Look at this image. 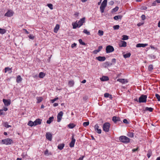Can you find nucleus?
<instances>
[{"label":"nucleus","mask_w":160,"mask_h":160,"mask_svg":"<svg viewBox=\"0 0 160 160\" xmlns=\"http://www.w3.org/2000/svg\"><path fill=\"white\" fill-rule=\"evenodd\" d=\"M79 12H76L75 13L74 15L76 18H77L79 16Z\"/></svg>","instance_id":"864d4df0"},{"label":"nucleus","mask_w":160,"mask_h":160,"mask_svg":"<svg viewBox=\"0 0 160 160\" xmlns=\"http://www.w3.org/2000/svg\"><path fill=\"white\" fill-rule=\"evenodd\" d=\"M112 121L115 123H116L117 121L120 120V118L119 117L114 116L112 118Z\"/></svg>","instance_id":"6ab92c4d"},{"label":"nucleus","mask_w":160,"mask_h":160,"mask_svg":"<svg viewBox=\"0 0 160 160\" xmlns=\"http://www.w3.org/2000/svg\"><path fill=\"white\" fill-rule=\"evenodd\" d=\"M78 41H79V43L81 44H82V45H85L86 44L85 43H84V42H82V39H79Z\"/></svg>","instance_id":"de8ad7c7"},{"label":"nucleus","mask_w":160,"mask_h":160,"mask_svg":"<svg viewBox=\"0 0 160 160\" xmlns=\"http://www.w3.org/2000/svg\"><path fill=\"white\" fill-rule=\"evenodd\" d=\"M102 46H100L98 47V49L97 50H98V51H99V52H100L101 51V50L102 49Z\"/></svg>","instance_id":"13d9d810"},{"label":"nucleus","mask_w":160,"mask_h":160,"mask_svg":"<svg viewBox=\"0 0 160 160\" xmlns=\"http://www.w3.org/2000/svg\"><path fill=\"white\" fill-rule=\"evenodd\" d=\"M148 45V44L147 43H138L136 45V47L137 48L145 47Z\"/></svg>","instance_id":"dca6fc26"},{"label":"nucleus","mask_w":160,"mask_h":160,"mask_svg":"<svg viewBox=\"0 0 160 160\" xmlns=\"http://www.w3.org/2000/svg\"><path fill=\"white\" fill-rule=\"evenodd\" d=\"M76 43H74L73 44H72L71 45V47L72 48H73L74 47H75L76 46Z\"/></svg>","instance_id":"052dcab7"},{"label":"nucleus","mask_w":160,"mask_h":160,"mask_svg":"<svg viewBox=\"0 0 160 160\" xmlns=\"http://www.w3.org/2000/svg\"><path fill=\"white\" fill-rule=\"evenodd\" d=\"M120 47H125L127 46V43L124 41H121L119 43Z\"/></svg>","instance_id":"4468645a"},{"label":"nucleus","mask_w":160,"mask_h":160,"mask_svg":"<svg viewBox=\"0 0 160 160\" xmlns=\"http://www.w3.org/2000/svg\"><path fill=\"white\" fill-rule=\"evenodd\" d=\"M12 68H10L8 67H6L5 68V72L6 73L8 71H10V72H9V73H11L12 72L11 71Z\"/></svg>","instance_id":"c756f323"},{"label":"nucleus","mask_w":160,"mask_h":160,"mask_svg":"<svg viewBox=\"0 0 160 160\" xmlns=\"http://www.w3.org/2000/svg\"><path fill=\"white\" fill-rule=\"evenodd\" d=\"M138 147H137L136 148H134V149H133L132 150V151L133 152H135L137 151L138 150Z\"/></svg>","instance_id":"0e129e2a"},{"label":"nucleus","mask_w":160,"mask_h":160,"mask_svg":"<svg viewBox=\"0 0 160 160\" xmlns=\"http://www.w3.org/2000/svg\"><path fill=\"white\" fill-rule=\"evenodd\" d=\"M94 128L95 130H97V133L99 134L101 133V130L99 129V127L98 124H96L95 125Z\"/></svg>","instance_id":"f3484780"},{"label":"nucleus","mask_w":160,"mask_h":160,"mask_svg":"<svg viewBox=\"0 0 160 160\" xmlns=\"http://www.w3.org/2000/svg\"><path fill=\"white\" fill-rule=\"evenodd\" d=\"M123 122L125 123H128V122L126 119H124L123 120Z\"/></svg>","instance_id":"6e6d98bb"},{"label":"nucleus","mask_w":160,"mask_h":160,"mask_svg":"<svg viewBox=\"0 0 160 160\" xmlns=\"http://www.w3.org/2000/svg\"><path fill=\"white\" fill-rule=\"evenodd\" d=\"M147 96L145 95H142L139 98L138 102L139 103L146 102L147 101Z\"/></svg>","instance_id":"39448f33"},{"label":"nucleus","mask_w":160,"mask_h":160,"mask_svg":"<svg viewBox=\"0 0 160 160\" xmlns=\"http://www.w3.org/2000/svg\"><path fill=\"white\" fill-rule=\"evenodd\" d=\"M100 80L102 81H106L109 80V78L107 76H103L100 78Z\"/></svg>","instance_id":"aec40b11"},{"label":"nucleus","mask_w":160,"mask_h":160,"mask_svg":"<svg viewBox=\"0 0 160 160\" xmlns=\"http://www.w3.org/2000/svg\"><path fill=\"white\" fill-rule=\"evenodd\" d=\"M23 30L25 32V33L27 34H29V32L27 31V30L25 29H23Z\"/></svg>","instance_id":"69168bd1"},{"label":"nucleus","mask_w":160,"mask_h":160,"mask_svg":"<svg viewBox=\"0 0 160 160\" xmlns=\"http://www.w3.org/2000/svg\"><path fill=\"white\" fill-rule=\"evenodd\" d=\"M106 52L109 53L113 52L114 49L112 46L108 45L106 47Z\"/></svg>","instance_id":"423d86ee"},{"label":"nucleus","mask_w":160,"mask_h":160,"mask_svg":"<svg viewBox=\"0 0 160 160\" xmlns=\"http://www.w3.org/2000/svg\"><path fill=\"white\" fill-rule=\"evenodd\" d=\"M153 110V108H148V107H146L144 111H149L150 112H152Z\"/></svg>","instance_id":"cd10ccee"},{"label":"nucleus","mask_w":160,"mask_h":160,"mask_svg":"<svg viewBox=\"0 0 160 160\" xmlns=\"http://www.w3.org/2000/svg\"><path fill=\"white\" fill-rule=\"evenodd\" d=\"M118 7H116L115 8H114L112 9V12H114L117 11L118 9Z\"/></svg>","instance_id":"79ce46f5"},{"label":"nucleus","mask_w":160,"mask_h":160,"mask_svg":"<svg viewBox=\"0 0 160 160\" xmlns=\"http://www.w3.org/2000/svg\"><path fill=\"white\" fill-rule=\"evenodd\" d=\"M14 12L12 10H8L4 14L5 16L11 17L13 15Z\"/></svg>","instance_id":"6e6552de"},{"label":"nucleus","mask_w":160,"mask_h":160,"mask_svg":"<svg viewBox=\"0 0 160 160\" xmlns=\"http://www.w3.org/2000/svg\"><path fill=\"white\" fill-rule=\"evenodd\" d=\"M114 3V2L113 1H111L110 2H109V4L111 5H112Z\"/></svg>","instance_id":"774afa93"},{"label":"nucleus","mask_w":160,"mask_h":160,"mask_svg":"<svg viewBox=\"0 0 160 160\" xmlns=\"http://www.w3.org/2000/svg\"><path fill=\"white\" fill-rule=\"evenodd\" d=\"M0 114L1 115H5V113L3 112V110H2V109L0 110Z\"/></svg>","instance_id":"5fc2aeb1"},{"label":"nucleus","mask_w":160,"mask_h":160,"mask_svg":"<svg viewBox=\"0 0 160 160\" xmlns=\"http://www.w3.org/2000/svg\"><path fill=\"white\" fill-rule=\"evenodd\" d=\"M119 140L123 143H128L130 142V139L125 136H121L119 137Z\"/></svg>","instance_id":"f257e3e1"},{"label":"nucleus","mask_w":160,"mask_h":160,"mask_svg":"<svg viewBox=\"0 0 160 160\" xmlns=\"http://www.w3.org/2000/svg\"><path fill=\"white\" fill-rule=\"evenodd\" d=\"M42 120L39 118L37 119L34 121V126H36L38 125H40L41 123Z\"/></svg>","instance_id":"ddd939ff"},{"label":"nucleus","mask_w":160,"mask_h":160,"mask_svg":"<svg viewBox=\"0 0 160 160\" xmlns=\"http://www.w3.org/2000/svg\"><path fill=\"white\" fill-rule=\"evenodd\" d=\"M99 51H98V50H94L93 51V53L94 54H97L98 52H99Z\"/></svg>","instance_id":"4d7b16f0"},{"label":"nucleus","mask_w":160,"mask_h":160,"mask_svg":"<svg viewBox=\"0 0 160 160\" xmlns=\"http://www.w3.org/2000/svg\"><path fill=\"white\" fill-rule=\"evenodd\" d=\"M122 18V16H116L114 17V19L115 20H118V19H121Z\"/></svg>","instance_id":"e433bc0d"},{"label":"nucleus","mask_w":160,"mask_h":160,"mask_svg":"<svg viewBox=\"0 0 160 160\" xmlns=\"http://www.w3.org/2000/svg\"><path fill=\"white\" fill-rule=\"evenodd\" d=\"M76 141V140L74 138V135H72V137L71 141L69 144V146L71 148L73 147Z\"/></svg>","instance_id":"0eeeda50"},{"label":"nucleus","mask_w":160,"mask_h":160,"mask_svg":"<svg viewBox=\"0 0 160 160\" xmlns=\"http://www.w3.org/2000/svg\"><path fill=\"white\" fill-rule=\"evenodd\" d=\"M96 59L99 61H103L106 59L105 57L99 56L96 58Z\"/></svg>","instance_id":"a211bd4d"},{"label":"nucleus","mask_w":160,"mask_h":160,"mask_svg":"<svg viewBox=\"0 0 160 160\" xmlns=\"http://www.w3.org/2000/svg\"><path fill=\"white\" fill-rule=\"evenodd\" d=\"M119 25H116L113 26V28L114 30H118L119 29Z\"/></svg>","instance_id":"49530a36"},{"label":"nucleus","mask_w":160,"mask_h":160,"mask_svg":"<svg viewBox=\"0 0 160 160\" xmlns=\"http://www.w3.org/2000/svg\"><path fill=\"white\" fill-rule=\"evenodd\" d=\"M123 57L124 58H127L131 56V53L130 52L127 53L126 54L123 55Z\"/></svg>","instance_id":"2f4dec72"},{"label":"nucleus","mask_w":160,"mask_h":160,"mask_svg":"<svg viewBox=\"0 0 160 160\" xmlns=\"http://www.w3.org/2000/svg\"><path fill=\"white\" fill-rule=\"evenodd\" d=\"M54 118L53 117H50L48 120L47 121V123L48 124H50L53 120Z\"/></svg>","instance_id":"412c9836"},{"label":"nucleus","mask_w":160,"mask_h":160,"mask_svg":"<svg viewBox=\"0 0 160 160\" xmlns=\"http://www.w3.org/2000/svg\"><path fill=\"white\" fill-rule=\"evenodd\" d=\"M59 28V25L58 24H57L54 29V32L57 33Z\"/></svg>","instance_id":"4be33fe9"},{"label":"nucleus","mask_w":160,"mask_h":160,"mask_svg":"<svg viewBox=\"0 0 160 160\" xmlns=\"http://www.w3.org/2000/svg\"><path fill=\"white\" fill-rule=\"evenodd\" d=\"M83 32L88 35H90V32L88 31L86 29H84L83 31Z\"/></svg>","instance_id":"37998d69"},{"label":"nucleus","mask_w":160,"mask_h":160,"mask_svg":"<svg viewBox=\"0 0 160 160\" xmlns=\"http://www.w3.org/2000/svg\"><path fill=\"white\" fill-rule=\"evenodd\" d=\"M64 143L59 144L58 146V148L59 150H62L64 148Z\"/></svg>","instance_id":"b1692460"},{"label":"nucleus","mask_w":160,"mask_h":160,"mask_svg":"<svg viewBox=\"0 0 160 160\" xmlns=\"http://www.w3.org/2000/svg\"><path fill=\"white\" fill-rule=\"evenodd\" d=\"M85 18H83L80 19V20L78 22L77 24L79 26V27H80L81 26H82L83 25V23L85 22Z\"/></svg>","instance_id":"9b49d317"},{"label":"nucleus","mask_w":160,"mask_h":160,"mask_svg":"<svg viewBox=\"0 0 160 160\" xmlns=\"http://www.w3.org/2000/svg\"><path fill=\"white\" fill-rule=\"evenodd\" d=\"M2 110H3V111H6L8 110V109L7 108L4 107L3 108Z\"/></svg>","instance_id":"338daca9"},{"label":"nucleus","mask_w":160,"mask_h":160,"mask_svg":"<svg viewBox=\"0 0 160 160\" xmlns=\"http://www.w3.org/2000/svg\"><path fill=\"white\" fill-rule=\"evenodd\" d=\"M117 81L122 84H125L128 82L127 80L125 79H118Z\"/></svg>","instance_id":"2eb2a0df"},{"label":"nucleus","mask_w":160,"mask_h":160,"mask_svg":"<svg viewBox=\"0 0 160 160\" xmlns=\"http://www.w3.org/2000/svg\"><path fill=\"white\" fill-rule=\"evenodd\" d=\"M63 114V112L62 111H60L58 114L57 118V121L58 122H60L62 118V117Z\"/></svg>","instance_id":"1a4fd4ad"},{"label":"nucleus","mask_w":160,"mask_h":160,"mask_svg":"<svg viewBox=\"0 0 160 160\" xmlns=\"http://www.w3.org/2000/svg\"><path fill=\"white\" fill-rule=\"evenodd\" d=\"M72 25L73 26V28L75 29L78 27H79L78 25L76 22L75 23H72Z\"/></svg>","instance_id":"58836bf2"},{"label":"nucleus","mask_w":160,"mask_h":160,"mask_svg":"<svg viewBox=\"0 0 160 160\" xmlns=\"http://www.w3.org/2000/svg\"><path fill=\"white\" fill-rule=\"evenodd\" d=\"M89 124V122H84L83 123V125L84 127H87Z\"/></svg>","instance_id":"a18cd8bd"},{"label":"nucleus","mask_w":160,"mask_h":160,"mask_svg":"<svg viewBox=\"0 0 160 160\" xmlns=\"http://www.w3.org/2000/svg\"><path fill=\"white\" fill-rule=\"evenodd\" d=\"M28 125L30 126L31 127H32L34 126V122L30 121L28 122Z\"/></svg>","instance_id":"473e14b6"},{"label":"nucleus","mask_w":160,"mask_h":160,"mask_svg":"<svg viewBox=\"0 0 160 160\" xmlns=\"http://www.w3.org/2000/svg\"><path fill=\"white\" fill-rule=\"evenodd\" d=\"M43 99V98L42 97H37V103H39L42 102Z\"/></svg>","instance_id":"7c9ffc66"},{"label":"nucleus","mask_w":160,"mask_h":160,"mask_svg":"<svg viewBox=\"0 0 160 160\" xmlns=\"http://www.w3.org/2000/svg\"><path fill=\"white\" fill-rule=\"evenodd\" d=\"M107 0H104L102 2L100 8L101 12L102 13H103L104 12V9L107 6Z\"/></svg>","instance_id":"f03ea898"},{"label":"nucleus","mask_w":160,"mask_h":160,"mask_svg":"<svg viewBox=\"0 0 160 160\" xmlns=\"http://www.w3.org/2000/svg\"><path fill=\"white\" fill-rule=\"evenodd\" d=\"M58 97H57L56 98H54L53 99H51V102L52 103H53L57 100H58Z\"/></svg>","instance_id":"3c124183"},{"label":"nucleus","mask_w":160,"mask_h":160,"mask_svg":"<svg viewBox=\"0 0 160 160\" xmlns=\"http://www.w3.org/2000/svg\"><path fill=\"white\" fill-rule=\"evenodd\" d=\"M28 37L30 39H33L34 38V37L32 35H30Z\"/></svg>","instance_id":"603ef678"},{"label":"nucleus","mask_w":160,"mask_h":160,"mask_svg":"<svg viewBox=\"0 0 160 160\" xmlns=\"http://www.w3.org/2000/svg\"><path fill=\"white\" fill-rule=\"evenodd\" d=\"M155 96L158 99V101H160V95L158 94H156L155 95Z\"/></svg>","instance_id":"8fccbe9b"},{"label":"nucleus","mask_w":160,"mask_h":160,"mask_svg":"<svg viewBox=\"0 0 160 160\" xmlns=\"http://www.w3.org/2000/svg\"><path fill=\"white\" fill-rule=\"evenodd\" d=\"M3 102L5 106H8L11 104V100L10 99H3Z\"/></svg>","instance_id":"9d476101"},{"label":"nucleus","mask_w":160,"mask_h":160,"mask_svg":"<svg viewBox=\"0 0 160 160\" xmlns=\"http://www.w3.org/2000/svg\"><path fill=\"white\" fill-rule=\"evenodd\" d=\"M48 149H46L44 152V153L45 155H47L48 154Z\"/></svg>","instance_id":"680f3d73"},{"label":"nucleus","mask_w":160,"mask_h":160,"mask_svg":"<svg viewBox=\"0 0 160 160\" xmlns=\"http://www.w3.org/2000/svg\"><path fill=\"white\" fill-rule=\"evenodd\" d=\"M103 31L101 30H99L98 34L99 36H102L103 35Z\"/></svg>","instance_id":"c9c22d12"},{"label":"nucleus","mask_w":160,"mask_h":160,"mask_svg":"<svg viewBox=\"0 0 160 160\" xmlns=\"http://www.w3.org/2000/svg\"><path fill=\"white\" fill-rule=\"evenodd\" d=\"M75 125L73 123H71L68 125V127L70 128H73L75 126Z\"/></svg>","instance_id":"c85d7f7f"},{"label":"nucleus","mask_w":160,"mask_h":160,"mask_svg":"<svg viewBox=\"0 0 160 160\" xmlns=\"http://www.w3.org/2000/svg\"><path fill=\"white\" fill-rule=\"evenodd\" d=\"M74 84L73 80H70L68 81V85L69 87H72Z\"/></svg>","instance_id":"5701e85b"},{"label":"nucleus","mask_w":160,"mask_h":160,"mask_svg":"<svg viewBox=\"0 0 160 160\" xmlns=\"http://www.w3.org/2000/svg\"><path fill=\"white\" fill-rule=\"evenodd\" d=\"M141 18L142 20H144L145 19V16L144 15H142L141 16Z\"/></svg>","instance_id":"bf43d9fd"},{"label":"nucleus","mask_w":160,"mask_h":160,"mask_svg":"<svg viewBox=\"0 0 160 160\" xmlns=\"http://www.w3.org/2000/svg\"><path fill=\"white\" fill-rule=\"evenodd\" d=\"M2 144L6 145L11 144L12 143V141L10 138H7L3 139L2 140Z\"/></svg>","instance_id":"20e7f679"},{"label":"nucleus","mask_w":160,"mask_h":160,"mask_svg":"<svg viewBox=\"0 0 160 160\" xmlns=\"http://www.w3.org/2000/svg\"><path fill=\"white\" fill-rule=\"evenodd\" d=\"M47 6L51 10L53 9V5L52 4H48Z\"/></svg>","instance_id":"09e8293b"},{"label":"nucleus","mask_w":160,"mask_h":160,"mask_svg":"<svg viewBox=\"0 0 160 160\" xmlns=\"http://www.w3.org/2000/svg\"><path fill=\"white\" fill-rule=\"evenodd\" d=\"M151 154H152V152H151V151L149 150L148 152V153L147 154V157H148V158H149L150 157V156L151 155Z\"/></svg>","instance_id":"c03bdc74"},{"label":"nucleus","mask_w":160,"mask_h":160,"mask_svg":"<svg viewBox=\"0 0 160 160\" xmlns=\"http://www.w3.org/2000/svg\"><path fill=\"white\" fill-rule=\"evenodd\" d=\"M153 66L152 65H150L148 68V69L149 71H151L153 69Z\"/></svg>","instance_id":"a19ab883"},{"label":"nucleus","mask_w":160,"mask_h":160,"mask_svg":"<svg viewBox=\"0 0 160 160\" xmlns=\"http://www.w3.org/2000/svg\"><path fill=\"white\" fill-rule=\"evenodd\" d=\"M127 136L130 138H132L133 137V133L132 132H130L128 133Z\"/></svg>","instance_id":"4c0bfd02"},{"label":"nucleus","mask_w":160,"mask_h":160,"mask_svg":"<svg viewBox=\"0 0 160 160\" xmlns=\"http://www.w3.org/2000/svg\"><path fill=\"white\" fill-rule=\"evenodd\" d=\"M110 124L108 122L104 123L103 126V129L106 132H108L109 131L110 128Z\"/></svg>","instance_id":"7ed1b4c3"},{"label":"nucleus","mask_w":160,"mask_h":160,"mask_svg":"<svg viewBox=\"0 0 160 160\" xmlns=\"http://www.w3.org/2000/svg\"><path fill=\"white\" fill-rule=\"evenodd\" d=\"M6 30L4 29L0 28V33L1 34H3L6 33Z\"/></svg>","instance_id":"72a5a7b5"},{"label":"nucleus","mask_w":160,"mask_h":160,"mask_svg":"<svg viewBox=\"0 0 160 160\" xmlns=\"http://www.w3.org/2000/svg\"><path fill=\"white\" fill-rule=\"evenodd\" d=\"M3 126L5 127L6 128H8L10 127H11V125H9L8 124V123L7 122H5L3 123Z\"/></svg>","instance_id":"393cba45"},{"label":"nucleus","mask_w":160,"mask_h":160,"mask_svg":"<svg viewBox=\"0 0 160 160\" xmlns=\"http://www.w3.org/2000/svg\"><path fill=\"white\" fill-rule=\"evenodd\" d=\"M104 97L105 98H109L110 99H112V95L108 93H105L104 94Z\"/></svg>","instance_id":"bb28decb"},{"label":"nucleus","mask_w":160,"mask_h":160,"mask_svg":"<svg viewBox=\"0 0 160 160\" xmlns=\"http://www.w3.org/2000/svg\"><path fill=\"white\" fill-rule=\"evenodd\" d=\"M128 36L126 35H123L122 36V40H125L128 39Z\"/></svg>","instance_id":"ea45409f"},{"label":"nucleus","mask_w":160,"mask_h":160,"mask_svg":"<svg viewBox=\"0 0 160 160\" xmlns=\"http://www.w3.org/2000/svg\"><path fill=\"white\" fill-rule=\"evenodd\" d=\"M22 78L20 75H18L16 79V82L18 83H19L22 81Z\"/></svg>","instance_id":"a878e982"},{"label":"nucleus","mask_w":160,"mask_h":160,"mask_svg":"<svg viewBox=\"0 0 160 160\" xmlns=\"http://www.w3.org/2000/svg\"><path fill=\"white\" fill-rule=\"evenodd\" d=\"M45 76V74L43 72H40L39 75V77L41 78H43Z\"/></svg>","instance_id":"f704fd0d"},{"label":"nucleus","mask_w":160,"mask_h":160,"mask_svg":"<svg viewBox=\"0 0 160 160\" xmlns=\"http://www.w3.org/2000/svg\"><path fill=\"white\" fill-rule=\"evenodd\" d=\"M144 23L143 22H142V23H138V24H137V26L138 27H139L141 25H142Z\"/></svg>","instance_id":"e2e57ef3"},{"label":"nucleus","mask_w":160,"mask_h":160,"mask_svg":"<svg viewBox=\"0 0 160 160\" xmlns=\"http://www.w3.org/2000/svg\"><path fill=\"white\" fill-rule=\"evenodd\" d=\"M46 136L47 139L51 141L52 140V135L51 133L49 132H48L46 133Z\"/></svg>","instance_id":"f8f14e48"}]
</instances>
